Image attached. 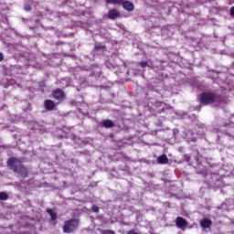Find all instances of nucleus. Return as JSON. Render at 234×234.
I'll use <instances>...</instances> for the list:
<instances>
[{"instance_id": "7", "label": "nucleus", "mask_w": 234, "mask_h": 234, "mask_svg": "<svg viewBox=\"0 0 234 234\" xmlns=\"http://www.w3.org/2000/svg\"><path fill=\"white\" fill-rule=\"evenodd\" d=\"M211 224H212V221L211 219L209 218H203L201 221H200V226L201 228H203L204 229H207V228H210L211 227Z\"/></svg>"}, {"instance_id": "4", "label": "nucleus", "mask_w": 234, "mask_h": 234, "mask_svg": "<svg viewBox=\"0 0 234 234\" xmlns=\"http://www.w3.org/2000/svg\"><path fill=\"white\" fill-rule=\"evenodd\" d=\"M53 98H55V100H58V101H61V100L65 98V92H63L59 89H57L53 90Z\"/></svg>"}, {"instance_id": "17", "label": "nucleus", "mask_w": 234, "mask_h": 234, "mask_svg": "<svg viewBox=\"0 0 234 234\" xmlns=\"http://www.w3.org/2000/svg\"><path fill=\"white\" fill-rule=\"evenodd\" d=\"M140 65H141V67H142L143 69H145V67H147V62L142 61V62L140 63Z\"/></svg>"}, {"instance_id": "11", "label": "nucleus", "mask_w": 234, "mask_h": 234, "mask_svg": "<svg viewBox=\"0 0 234 234\" xmlns=\"http://www.w3.org/2000/svg\"><path fill=\"white\" fill-rule=\"evenodd\" d=\"M102 125L107 129H111V127H114V122H112L111 120H105L102 122Z\"/></svg>"}, {"instance_id": "5", "label": "nucleus", "mask_w": 234, "mask_h": 234, "mask_svg": "<svg viewBox=\"0 0 234 234\" xmlns=\"http://www.w3.org/2000/svg\"><path fill=\"white\" fill-rule=\"evenodd\" d=\"M176 226H177L180 229H184V228L187 226V221L184 219V218L178 217L176 220Z\"/></svg>"}, {"instance_id": "20", "label": "nucleus", "mask_w": 234, "mask_h": 234, "mask_svg": "<svg viewBox=\"0 0 234 234\" xmlns=\"http://www.w3.org/2000/svg\"><path fill=\"white\" fill-rule=\"evenodd\" d=\"M0 61H3V53H0Z\"/></svg>"}, {"instance_id": "1", "label": "nucleus", "mask_w": 234, "mask_h": 234, "mask_svg": "<svg viewBox=\"0 0 234 234\" xmlns=\"http://www.w3.org/2000/svg\"><path fill=\"white\" fill-rule=\"evenodd\" d=\"M7 165L8 167H10V169H13L15 173L20 175V176H27V175L28 174L27 168H25V166L21 165V161H19V159L17 158H10L7 161Z\"/></svg>"}, {"instance_id": "8", "label": "nucleus", "mask_w": 234, "mask_h": 234, "mask_svg": "<svg viewBox=\"0 0 234 234\" xmlns=\"http://www.w3.org/2000/svg\"><path fill=\"white\" fill-rule=\"evenodd\" d=\"M122 6L124 10H127L128 12H133L134 10V5L131 2H122Z\"/></svg>"}, {"instance_id": "21", "label": "nucleus", "mask_w": 234, "mask_h": 234, "mask_svg": "<svg viewBox=\"0 0 234 234\" xmlns=\"http://www.w3.org/2000/svg\"><path fill=\"white\" fill-rule=\"evenodd\" d=\"M26 10H30V7H26Z\"/></svg>"}, {"instance_id": "18", "label": "nucleus", "mask_w": 234, "mask_h": 234, "mask_svg": "<svg viewBox=\"0 0 234 234\" xmlns=\"http://www.w3.org/2000/svg\"><path fill=\"white\" fill-rule=\"evenodd\" d=\"M100 48H105V46H95V50H100Z\"/></svg>"}, {"instance_id": "19", "label": "nucleus", "mask_w": 234, "mask_h": 234, "mask_svg": "<svg viewBox=\"0 0 234 234\" xmlns=\"http://www.w3.org/2000/svg\"><path fill=\"white\" fill-rule=\"evenodd\" d=\"M230 15H231V16H234V6H232V7L230 8Z\"/></svg>"}, {"instance_id": "3", "label": "nucleus", "mask_w": 234, "mask_h": 234, "mask_svg": "<svg viewBox=\"0 0 234 234\" xmlns=\"http://www.w3.org/2000/svg\"><path fill=\"white\" fill-rule=\"evenodd\" d=\"M78 220L70 219L64 224V233H72L78 228Z\"/></svg>"}, {"instance_id": "6", "label": "nucleus", "mask_w": 234, "mask_h": 234, "mask_svg": "<svg viewBox=\"0 0 234 234\" xmlns=\"http://www.w3.org/2000/svg\"><path fill=\"white\" fill-rule=\"evenodd\" d=\"M44 107L47 111H54V108L56 107V102L52 100H47L44 102Z\"/></svg>"}, {"instance_id": "13", "label": "nucleus", "mask_w": 234, "mask_h": 234, "mask_svg": "<svg viewBox=\"0 0 234 234\" xmlns=\"http://www.w3.org/2000/svg\"><path fill=\"white\" fill-rule=\"evenodd\" d=\"M47 211H48V215L51 217V220H56L57 216L54 213V210L49 208Z\"/></svg>"}, {"instance_id": "10", "label": "nucleus", "mask_w": 234, "mask_h": 234, "mask_svg": "<svg viewBox=\"0 0 234 234\" xmlns=\"http://www.w3.org/2000/svg\"><path fill=\"white\" fill-rule=\"evenodd\" d=\"M168 163H169V159L167 158V155L162 154L157 157V164L165 165Z\"/></svg>"}, {"instance_id": "9", "label": "nucleus", "mask_w": 234, "mask_h": 234, "mask_svg": "<svg viewBox=\"0 0 234 234\" xmlns=\"http://www.w3.org/2000/svg\"><path fill=\"white\" fill-rule=\"evenodd\" d=\"M120 16V12H118L116 9L110 10L108 14L109 19H116V17Z\"/></svg>"}, {"instance_id": "16", "label": "nucleus", "mask_w": 234, "mask_h": 234, "mask_svg": "<svg viewBox=\"0 0 234 234\" xmlns=\"http://www.w3.org/2000/svg\"><path fill=\"white\" fill-rule=\"evenodd\" d=\"M102 234H114V231H112V230H103Z\"/></svg>"}, {"instance_id": "12", "label": "nucleus", "mask_w": 234, "mask_h": 234, "mask_svg": "<svg viewBox=\"0 0 234 234\" xmlns=\"http://www.w3.org/2000/svg\"><path fill=\"white\" fill-rule=\"evenodd\" d=\"M111 5H123V0H106Z\"/></svg>"}, {"instance_id": "14", "label": "nucleus", "mask_w": 234, "mask_h": 234, "mask_svg": "<svg viewBox=\"0 0 234 234\" xmlns=\"http://www.w3.org/2000/svg\"><path fill=\"white\" fill-rule=\"evenodd\" d=\"M0 200H8V194L0 192Z\"/></svg>"}, {"instance_id": "15", "label": "nucleus", "mask_w": 234, "mask_h": 234, "mask_svg": "<svg viewBox=\"0 0 234 234\" xmlns=\"http://www.w3.org/2000/svg\"><path fill=\"white\" fill-rule=\"evenodd\" d=\"M91 209L94 213H100V207L98 206H92Z\"/></svg>"}, {"instance_id": "2", "label": "nucleus", "mask_w": 234, "mask_h": 234, "mask_svg": "<svg viewBox=\"0 0 234 234\" xmlns=\"http://www.w3.org/2000/svg\"><path fill=\"white\" fill-rule=\"evenodd\" d=\"M217 100V97L213 93L205 92L201 94L200 101L205 105H209V103H213Z\"/></svg>"}]
</instances>
